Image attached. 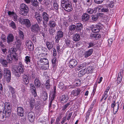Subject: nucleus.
I'll list each match as a JSON object with an SVG mask.
<instances>
[{"label":"nucleus","mask_w":124,"mask_h":124,"mask_svg":"<svg viewBox=\"0 0 124 124\" xmlns=\"http://www.w3.org/2000/svg\"><path fill=\"white\" fill-rule=\"evenodd\" d=\"M5 113L4 111H0V118L4 120L7 117H8L10 115L11 107L10 103L9 102H6L4 103Z\"/></svg>","instance_id":"nucleus-1"},{"label":"nucleus","mask_w":124,"mask_h":124,"mask_svg":"<svg viewBox=\"0 0 124 124\" xmlns=\"http://www.w3.org/2000/svg\"><path fill=\"white\" fill-rule=\"evenodd\" d=\"M24 70V66L21 62H19L18 66L14 65L13 68V70L15 72L16 76L18 78L20 76L21 74L23 73Z\"/></svg>","instance_id":"nucleus-2"},{"label":"nucleus","mask_w":124,"mask_h":124,"mask_svg":"<svg viewBox=\"0 0 124 124\" xmlns=\"http://www.w3.org/2000/svg\"><path fill=\"white\" fill-rule=\"evenodd\" d=\"M9 53L10 54L8 56L7 60L10 61L13 60L16 61L17 60L18 58L14 48H9Z\"/></svg>","instance_id":"nucleus-3"},{"label":"nucleus","mask_w":124,"mask_h":124,"mask_svg":"<svg viewBox=\"0 0 124 124\" xmlns=\"http://www.w3.org/2000/svg\"><path fill=\"white\" fill-rule=\"evenodd\" d=\"M20 14L23 16H26L28 12L29 9L28 6L24 3L20 5Z\"/></svg>","instance_id":"nucleus-4"},{"label":"nucleus","mask_w":124,"mask_h":124,"mask_svg":"<svg viewBox=\"0 0 124 124\" xmlns=\"http://www.w3.org/2000/svg\"><path fill=\"white\" fill-rule=\"evenodd\" d=\"M4 75L8 83L11 80V73L9 70L7 68L4 69Z\"/></svg>","instance_id":"nucleus-5"},{"label":"nucleus","mask_w":124,"mask_h":124,"mask_svg":"<svg viewBox=\"0 0 124 124\" xmlns=\"http://www.w3.org/2000/svg\"><path fill=\"white\" fill-rule=\"evenodd\" d=\"M19 21L21 24L24 25L27 28L29 27L31 25V22L28 19H23L22 18L20 17Z\"/></svg>","instance_id":"nucleus-6"},{"label":"nucleus","mask_w":124,"mask_h":124,"mask_svg":"<svg viewBox=\"0 0 124 124\" xmlns=\"http://www.w3.org/2000/svg\"><path fill=\"white\" fill-rule=\"evenodd\" d=\"M108 8V5L106 4L97 7V9L99 11L108 13L109 12Z\"/></svg>","instance_id":"nucleus-7"},{"label":"nucleus","mask_w":124,"mask_h":124,"mask_svg":"<svg viewBox=\"0 0 124 124\" xmlns=\"http://www.w3.org/2000/svg\"><path fill=\"white\" fill-rule=\"evenodd\" d=\"M31 30L32 32L37 34L40 33L41 32V29L37 23L32 25L31 27Z\"/></svg>","instance_id":"nucleus-8"},{"label":"nucleus","mask_w":124,"mask_h":124,"mask_svg":"<svg viewBox=\"0 0 124 124\" xmlns=\"http://www.w3.org/2000/svg\"><path fill=\"white\" fill-rule=\"evenodd\" d=\"M93 52V49H91L86 51L82 52L80 55L83 58H86L90 56L92 54Z\"/></svg>","instance_id":"nucleus-9"},{"label":"nucleus","mask_w":124,"mask_h":124,"mask_svg":"<svg viewBox=\"0 0 124 124\" xmlns=\"http://www.w3.org/2000/svg\"><path fill=\"white\" fill-rule=\"evenodd\" d=\"M63 36V33L61 30L58 31L57 32L56 36H55V41L56 43L59 42V40L61 38H62Z\"/></svg>","instance_id":"nucleus-10"},{"label":"nucleus","mask_w":124,"mask_h":124,"mask_svg":"<svg viewBox=\"0 0 124 124\" xmlns=\"http://www.w3.org/2000/svg\"><path fill=\"white\" fill-rule=\"evenodd\" d=\"M82 90L80 88H78L77 90H73L70 95L72 97H74L78 96L82 93Z\"/></svg>","instance_id":"nucleus-11"},{"label":"nucleus","mask_w":124,"mask_h":124,"mask_svg":"<svg viewBox=\"0 0 124 124\" xmlns=\"http://www.w3.org/2000/svg\"><path fill=\"white\" fill-rule=\"evenodd\" d=\"M78 64L77 61L75 59H71L69 61V66L71 68H75Z\"/></svg>","instance_id":"nucleus-12"},{"label":"nucleus","mask_w":124,"mask_h":124,"mask_svg":"<svg viewBox=\"0 0 124 124\" xmlns=\"http://www.w3.org/2000/svg\"><path fill=\"white\" fill-rule=\"evenodd\" d=\"M63 8H64V9L66 11L68 12H70L73 9L71 4V3L69 2L67 4H65V5Z\"/></svg>","instance_id":"nucleus-13"},{"label":"nucleus","mask_w":124,"mask_h":124,"mask_svg":"<svg viewBox=\"0 0 124 124\" xmlns=\"http://www.w3.org/2000/svg\"><path fill=\"white\" fill-rule=\"evenodd\" d=\"M28 119L31 122H32L35 118L34 113L32 112L28 113Z\"/></svg>","instance_id":"nucleus-14"},{"label":"nucleus","mask_w":124,"mask_h":124,"mask_svg":"<svg viewBox=\"0 0 124 124\" xmlns=\"http://www.w3.org/2000/svg\"><path fill=\"white\" fill-rule=\"evenodd\" d=\"M14 36L12 34H9L7 36V42L10 45L11 42H13L14 39Z\"/></svg>","instance_id":"nucleus-15"},{"label":"nucleus","mask_w":124,"mask_h":124,"mask_svg":"<svg viewBox=\"0 0 124 124\" xmlns=\"http://www.w3.org/2000/svg\"><path fill=\"white\" fill-rule=\"evenodd\" d=\"M34 17L35 18L38 23H40L41 22L42 20V18L41 15L37 12H36L35 15L34 16Z\"/></svg>","instance_id":"nucleus-16"},{"label":"nucleus","mask_w":124,"mask_h":124,"mask_svg":"<svg viewBox=\"0 0 124 124\" xmlns=\"http://www.w3.org/2000/svg\"><path fill=\"white\" fill-rule=\"evenodd\" d=\"M42 16L44 21L46 22H47L49 20V15L46 12H43L42 13Z\"/></svg>","instance_id":"nucleus-17"},{"label":"nucleus","mask_w":124,"mask_h":124,"mask_svg":"<svg viewBox=\"0 0 124 124\" xmlns=\"http://www.w3.org/2000/svg\"><path fill=\"white\" fill-rule=\"evenodd\" d=\"M100 29V27L98 25H96L93 27L92 29V30L94 33H97L99 32Z\"/></svg>","instance_id":"nucleus-18"},{"label":"nucleus","mask_w":124,"mask_h":124,"mask_svg":"<svg viewBox=\"0 0 124 124\" xmlns=\"http://www.w3.org/2000/svg\"><path fill=\"white\" fill-rule=\"evenodd\" d=\"M17 114L18 115L21 117L23 116V113L24 112L23 108L21 107H19L17 109Z\"/></svg>","instance_id":"nucleus-19"},{"label":"nucleus","mask_w":124,"mask_h":124,"mask_svg":"<svg viewBox=\"0 0 124 124\" xmlns=\"http://www.w3.org/2000/svg\"><path fill=\"white\" fill-rule=\"evenodd\" d=\"M68 99V97L67 95H63L60 98L61 102L62 103H64L67 102Z\"/></svg>","instance_id":"nucleus-20"},{"label":"nucleus","mask_w":124,"mask_h":124,"mask_svg":"<svg viewBox=\"0 0 124 124\" xmlns=\"http://www.w3.org/2000/svg\"><path fill=\"white\" fill-rule=\"evenodd\" d=\"M90 16L87 14L86 13H84L82 15V20L84 22H86L89 20Z\"/></svg>","instance_id":"nucleus-21"},{"label":"nucleus","mask_w":124,"mask_h":124,"mask_svg":"<svg viewBox=\"0 0 124 124\" xmlns=\"http://www.w3.org/2000/svg\"><path fill=\"white\" fill-rule=\"evenodd\" d=\"M123 73V71H121L119 72L118 75L117 79V85L120 83L122 81V74Z\"/></svg>","instance_id":"nucleus-22"},{"label":"nucleus","mask_w":124,"mask_h":124,"mask_svg":"<svg viewBox=\"0 0 124 124\" xmlns=\"http://www.w3.org/2000/svg\"><path fill=\"white\" fill-rule=\"evenodd\" d=\"M31 57L30 56L26 55L24 59V62L26 64L28 65H30L32 64V62H31L30 59Z\"/></svg>","instance_id":"nucleus-23"},{"label":"nucleus","mask_w":124,"mask_h":124,"mask_svg":"<svg viewBox=\"0 0 124 124\" xmlns=\"http://www.w3.org/2000/svg\"><path fill=\"white\" fill-rule=\"evenodd\" d=\"M101 37V35L98 34H94L91 33L90 36V39H93L94 40L97 39Z\"/></svg>","instance_id":"nucleus-24"},{"label":"nucleus","mask_w":124,"mask_h":124,"mask_svg":"<svg viewBox=\"0 0 124 124\" xmlns=\"http://www.w3.org/2000/svg\"><path fill=\"white\" fill-rule=\"evenodd\" d=\"M110 88V87L109 86L107 87L105 91L104 92L103 94L102 95V98L100 101H102L103 100L105 97V96L108 97V93Z\"/></svg>","instance_id":"nucleus-25"},{"label":"nucleus","mask_w":124,"mask_h":124,"mask_svg":"<svg viewBox=\"0 0 124 124\" xmlns=\"http://www.w3.org/2000/svg\"><path fill=\"white\" fill-rule=\"evenodd\" d=\"M22 79L23 82L26 85H28L29 82L28 77L26 74H24L22 77Z\"/></svg>","instance_id":"nucleus-26"},{"label":"nucleus","mask_w":124,"mask_h":124,"mask_svg":"<svg viewBox=\"0 0 124 124\" xmlns=\"http://www.w3.org/2000/svg\"><path fill=\"white\" fill-rule=\"evenodd\" d=\"M70 103V102L67 103L66 104L63 106L62 108V110L66 111V110H67L68 108H69L71 106Z\"/></svg>","instance_id":"nucleus-27"},{"label":"nucleus","mask_w":124,"mask_h":124,"mask_svg":"<svg viewBox=\"0 0 124 124\" xmlns=\"http://www.w3.org/2000/svg\"><path fill=\"white\" fill-rule=\"evenodd\" d=\"M82 24L80 23H77L76 25V30L78 31H80L83 29Z\"/></svg>","instance_id":"nucleus-28"},{"label":"nucleus","mask_w":124,"mask_h":124,"mask_svg":"<svg viewBox=\"0 0 124 124\" xmlns=\"http://www.w3.org/2000/svg\"><path fill=\"white\" fill-rule=\"evenodd\" d=\"M76 28V25H70L69 27V32L71 34H73L71 33V32L74 33Z\"/></svg>","instance_id":"nucleus-29"},{"label":"nucleus","mask_w":124,"mask_h":124,"mask_svg":"<svg viewBox=\"0 0 124 124\" xmlns=\"http://www.w3.org/2000/svg\"><path fill=\"white\" fill-rule=\"evenodd\" d=\"M73 40L74 41H78L80 39V36L79 34L76 33L72 36Z\"/></svg>","instance_id":"nucleus-30"},{"label":"nucleus","mask_w":124,"mask_h":124,"mask_svg":"<svg viewBox=\"0 0 124 124\" xmlns=\"http://www.w3.org/2000/svg\"><path fill=\"white\" fill-rule=\"evenodd\" d=\"M32 43L31 41H28L26 44V46L28 47L29 51H31L33 49Z\"/></svg>","instance_id":"nucleus-31"},{"label":"nucleus","mask_w":124,"mask_h":124,"mask_svg":"<svg viewBox=\"0 0 124 124\" xmlns=\"http://www.w3.org/2000/svg\"><path fill=\"white\" fill-rule=\"evenodd\" d=\"M48 62V59L46 58H41L40 60L37 62L38 64H39L40 63H47Z\"/></svg>","instance_id":"nucleus-32"},{"label":"nucleus","mask_w":124,"mask_h":124,"mask_svg":"<svg viewBox=\"0 0 124 124\" xmlns=\"http://www.w3.org/2000/svg\"><path fill=\"white\" fill-rule=\"evenodd\" d=\"M0 62L4 67H7L8 62L7 61L3 58H1L0 60Z\"/></svg>","instance_id":"nucleus-33"},{"label":"nucleus","mask_w":124,"mask_h":124,"mask_svg":"<svg viewBox=\"0 0 124 124\" xmlns=\"http://www.w3.org/2000/svg\"><path fill=\"white\" fill-rule=\"evenodd\" d=\"M48 25L51 28L54 27L56 25V22L53 20H51L49 21Z\"/></svg>","instance_id":"nucleus-34"},{"label":"nucleus","mask_w":124,"mask_h":124,"mask_svg":"<svg viewBox=\"0 0 124 124\" xmlns=\"http://www.w3.org/2000/svg\"><path fill=\"white\" fill-rule=\"evenodd\" d=\"M34 84L36 87H39L40 85V83L39 78H36L34 80Z\"/></svg>","instance_id":"nucleus-35"},{"label":"nucleus","mask_w":124,"mask_h":124,"mask_svg":"<svg viewBox=\"0 0 124 124\" xmlns=\"http://www.w3.org/2000/svg\"><path fill=\"white\" fill-rule=\"evenodd\" d=\"M46 45L49 50H51L53 47V45L51 42L46 41Z\"/></svg>","instance_id":"nucleus-36"},{"label":"nucleus","mask_w":124,"mask_h":124,"mask_svg":"<svg viewBox=\"0 0 124 124\" xmlns=\"http://www.w3.org/2000/svg\"><path fill=\"white\" fill-rule=\"evenodd\" d=\"M35 101L33 98H31L29 102L30 107L32 108H33L35 105Z\"/></svg>","instance_id":"nucleus-37"},{"label":"nucleus","mask_w":124,"mask_h":124,"mask_svg":"<svg viewBox=\"0 0 124 124\" xmlns=\"http://www.w3.org/2000/svg\"><path fill=\"white\" fill-rule=\"evenodd\" d=\"M9 24L10 26L12 28L15 30L16 29V24L13 21H10Z\"/></svg>","instance_id":"nucleus-38"},{"label":"nucleus","mask_w":124,"mask_h":124,"mask_svg":"<svg viewBox=\"0 0 124 124\" xmlns=\"http://www.w3.org/2000/svg\"><path fill=\"white\" fill-rule=\"evenodd\" d=\"M86 63H84L82 64L79 65L77 67V69L78 70H79L80 69L85 67L86 66Z\"/></svg>","instance_id":"nucleus-39"},{"label":"nucleus","mask_w":124,"mask_h":124,"mask_svg":"<svg viewBox=\"0 0 124 124\" xmlns=\"http://www.w3.org/2000/svg\"><path fill=\"white\" fill-rule=\"evenodd\" d=\"M69 112V111H68L65 114L66 115V117H67V119L68 120H69L70 119L73 113L72 112H71L68 113Z\"/></svg>","instance_id":"nucleus-40"},{"label":"nucleus","mask_w":124,"mask_h":124,"mask_svg":"<svg viewBox=\"0 0 124 124\" xmlns=\"http://www.w3.org/2000/svg\"><path fill=\"white\" fill-rule=\"evenodd\" d=\"M86 73V70L85 69L79 71L78 73V76L80 77H81L84 75Z\"/></svg>","instance_id":"nucleus-41"},{"label":"nucleus","mask_w":124,"mask_h":124,"mask_svg":"<svg viewBox=\"0 0 124 124\" xmlns=\"http://www.w3.org/2000/svg\"><path fill=\"white\" fill-rule=\"evenodd\" d=\"M21 41L20 40H17L15 41V45L17 49H19L21 46Z\"/></svg>","instance_id":"nucleus-42"},{"label":"nucleus","mask_w":124,"mask_h":124,"mask_svg":"<svg viewBox=\"0 0 124 124\" xmlns=\"http://www.w3.org/2000/svg\"><path fill=\"white\" fill-rule=\"evenodd\" d=\"M49 66V62H48L47 63H44V64L43 66H42L40 68L43 70H45L48 68Z\"/></svg>","instance_id":"nucleus-43"},{"label":"nucleus","mask_w":124,"mask_h":124,"mask_svg":"<svg viewBox=\"0 0 124 124\" xmlns=\"http://www.w3.org/2000/svg\"><path fill=\"white\" fill-rule=\"evenodd\" d=\"M41 98L43 99L44 101L46 100L48 98L47 94V93L44 92L41 96Z\"/></svg>","instance_id":"nucleus-44"},{"label":"nucleus","mask_w":124,"mask_h":124,"mask_svg":"<svg viewBox=\"0 0 124 124\" xmlns=\"http://www.w3.org/2000/svg\"><path fill=\"white\" fill-rule=\"evenodd\" d=\"M85 4L88 6H90L92 4V0H82Z\"/></svg>","instance_id":"nucleus-45"},{"label":"nucleus","mask_w":124,"mask_h":124,"mask_svg":"<svg viewBox=\"0 0 124 124\" xmlns=\"http://www.w3.org/2000/svg\"><path fill=\"white\" fill-rule=\"evenodd\" d=\"M52 62L54 67L56 66L58 62L56 58L55 57L54 58L52 61Z\"/></svg>","instance_id":"nucleus-46"},{"label":"nucleus","mask_w":124,"mask_h":124,"mask_svg":"<svg viewBox=\"0 0 124 124\" xmlns=\"http://www.w3.org/2000/svg\"><path fill=\"white\" fill-rule=\"evenodd\" d=\"M92 20L94 21H96L98 18V16L97 15H95L92 16Z\"/></svg>","instance_id":"nucleus-47"},{"label":"nucleus","mask_w":124,"mask_h":124,"mask_svg":"<svg viewBox=\"0 0 124 124\" xmlns=\"http://www.w3.org/2000/svg\"><path fill=\"white\" fill-rule=\"evenodd\" d=\"M50 81L49 79H48L46 81L45 84L46 88V89H49L50 88Z\"/></svg>","instance_id":"nucleus-48"},{"label":"nucleus","mask_w":124,"mask_h":124,"mask_svg":"<svg viewBox=\"0 0 124 124\" xmlns=\"http://www.w3.org/2000/svg\"><path fill=\"white\" fill-rule=\"evenodd\" d=\"M69 2L67 0H61V5L63 7L65 5V4H67Z\"/></svg>","instance_id":"nucleus-49"},{"label":"nucleus","mask_w":124,"mask_h":124,"mask_svg":"<svg viewBox=\"0 0 124 124\" xmlns=\"http://www.w3.org/2000/svg\"><path fill=\"white\" fill-rule=\"evenodd\" d=\"M31 2L33 6L37 7L38 5V2L37 0H32Z\"/></svg>","instance_id":"nucleus-50"},{"label":"nucleus","mask_w":124,"mask_h":124,"mask_svg":"<svg viewBox=\"0 0 124 124\" xmlns=\"http://www.w3.org/2000/svg\"><path fill=\"white\" fill-rule=\"evenodd\" d=\"M61 117L60 116L57 117L56 118L55 122V124H60Z\"/></svg>","instance_id":"nucleus-51"},{"label":"nucleus","mask_w":124,"mask_h":124,"mask_svg":"<svg viewBox=\"0 0 124 124\" xmlns=\"http://www.w3.org/2000/svg\"><path fill=\"white\" fill-rule=\"evenodd\" d=\"M70 41L68 39H65V44L67 46V47H70Z\"/></svg>","instance_id":"nucleus-52"},{"label":"nucleus","mask_w":124,"mask_h":124,"mask_svg":"<svg viewBox=\"0 0 124 124\" xmlns=\"http://www.w3.org/2000/svg\"><path fill=\"white\" fill-rule=\"evenodd\" d=\"M9 91L11 92V93H16V90L15 89L11 86H9L8 87Z\"/></svg>","instance_id":"nucleus-53"},{"label":"nucleus","mask_w":124,"mask_h":124,"mask_svg":"<svg viewBox=\"0 0 124 124\" xmlns=\"http://www.w3.org/2000/svg\"><path fill=\"white\" fill-rule=\"evenodd\" d=\"M75 85L77 86H79L81 84V80L79 79H77L75 82Z\"/></svg>","instance_id":"nucleus-54"},{"label":"nucleus","mask_w":124,"mask_h":124,"mask_svg":"<svg viewBox=\"0 0 124 124\" xmlns=\"http://www.w3.org/2000/svg\"><path fill=\"white\" fill-rule=\"evenodd\" d=\"M55 30L53 29L52 28H51L49 29V33L51 35H53L55 32Z\"/></svg>","instance_id":"nucleus-55"},{"label":"nucleus","mask_w":124,"mask_h":124,"mask_svg":"<svg viewBox=\"0 0 124 124\" xmlns=\"http://www.w3.org/2000/svg\"><path fill=\"white\" fill-rule=\"evenodd\" d=\"M94 10L92 8H89L87 10V12L89 14H92L94 12Z\"/></svg>","instance_id":"nucleus-56"},{"label":"nucleus","mask_w":124,"mask_h":124,"mask_svg":"<svg viewBox=\"0 0 124 124\" xmlns=\"http://www.w3.org/2000/svg\"><path fill=\"white\" fill-rule=\"evenodd\" d=\"M118 103L117 104V109H115L114 108V111L113 109V113L114 114H116L117 111H118V109H119V102H117L116 103Z\"/></svg>","instance_id":"nucleus-57"},{"label":"nucleus","mask_w":124,"mask_h":124,"mask_svg":"<svg viewBox=\"0 0 124 124\" xmlns=\"http://www.w3.org/2000/svg\"><path fill=\"white\" fill-rule=\"evenodd\" d=\"M58 87L60 89H62L64 87L63 83L62 82H60L59 83Z\"/></svg>","instance_id":"nucleus-58"},{"label":"nucleus","mask_w":124,"mask_h":124,"mask_svg":"<svg viewBox=\"0 0 124 124\" xmlns=\"http://www.w3.org/2000/svg\"><path fill=\"white\" fill-rule=\"evenodd\" d=\"M3 86L2 84L0 83V99L1 98V96L2 94L1 92H2Z\"/></svg>","instance_id":"nucleus-59"},{"label":"nucleus","mask_w":124,"mask_h":124,"mask_svg":"<svg viewBox=\"0 0 124 124\" xmlns=\"http://www.w3.org/2000/svg\"><path fill=\"white\" fill-rule=\"evenodd\" d=\"M114 2L113 1H110V3L109 4L108 7L109 6L111 8H113L114 6Z\"/></svg>","instance_id":"nucleus-60"},{"label":"nucleus","mask_w":124,"mask_h":124,"mask_svg":"<svg viewBox=\"0 0 124 124\" xmlns=\"http://www.w3.org/2000/svg\"><path fill=\"white\" fill-rule=\"evenodd\" d=\"M1 38V39L4 42H6V39L5 35L4 34H2Z\"/></svg>","instance_id":"nucleus-61"},{"label":"nucleus","mask_w":124,"mask_h":124,"mask_svg":"<svg viewBox=\"0 0 124 124\" xmlns=\"http://www.w3.org/2000/svg\"><path fill=\"white\" fill-rule=\"evenodd\" d=\"M19 35L20 38L23 39L24 37V35L22 31H19Z\"/></svg>","instance_id":"nucleus-62"},{"label":"nucleus","mask_w":124,"mask_h":124,"mask_svg":"<svg viewBox=\"0 0 124 124\" xmlns=\"http://www.w3.org/2000/svg\"><path fill=\"white\" fill-rule=\"evenodd\" d=\"M40 51H41V52H43V51H44V48H41V47H39V48H38L37 49V52H38L39 53H40Z\"/></svg>","instance_id":"nucleus-63"},{"label":"nucleus","mask_w":124,"mask_h":124,"mask_svg":"<svg viewBox=\"0 0 124 124\" xmlns=\"http://www.w3.org/2000/svg\"><path fill=\"white\" fill-rule=\"evenodd\" d=\"M108 46H111L112 42L113 41V40L111 38L109 39L108 40Z\"/></svg>","instance_id":"nucleus-64"}]
</instances>
